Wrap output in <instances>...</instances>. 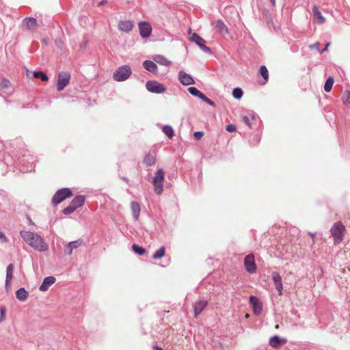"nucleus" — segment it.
Segmentation results:
<instances>
[{"mask_svg":"<svg viewBox=\"0 0 350 350\" xmlns=\"http://www.w3.org/2000/svg\"><path fill=\"white\" fill-rule=\"evenodd\" d=\"M243 122L250 129H254L256 126L260 124V120L258 116L252 112L247 115H245L242 117Z\"/></svg>","mask_w":350,"mask_h":350,"instance_id":"obj_8","label":"nucleus"},{"mask_svg":"<svg viewBox=\"0 0 350 350\" xmlns=\"http://www.w3.org/2000/svg\"><path fill=\"white\" fill-rule=\"evenodd\" d=\"M154 61L160 64V65H162V66H169L172 64V62L170 61H169L167 59H166L165 57L162 56V55H156L154 58H153Z\"/></svg>","mask_w":350,"mask_h":350,"instance_id":"obj_27","label":"nucleus"},{"mask_svg":"<svg viewBox=\"0 0 350 350\" xmlns=\"http://www.w3.org/2000/svg\"><path fill=\"white\" fill-rule=\"evenodd\" d=\"M188 91L191 95L198 98H200L202 94V93L195 87H189Z\"/></svg>","mask_w":350,"mask_h":350,"instance_id":"obj_38","label":"nucleus"},{"mask_svg":"<svg viewBox=\"0 0 350 350\" xmlns=\"http://www.w3.org/2000/svg\"><path fill=\"white\" fill-rule=\"evenodd\" d=\"M122 179L127 183H129V180L126 177H122Z\"/></svg>","mask_w":350,"mask_h":350,"instance_id":"obj_49","label":"nucleus"},{"mask_svg":"<svg viewBox=\"0 0 350 350\" xmlns=\"http://www.w3.org/2000/svg\"><path fill=\"white\" fill-rule=\"evenodd\" d=\"M133 28V23L130 20H121L118 23V29L121 31L129 32Z\"/></svg>","mask_w":350,"mask_h":350,"instance_id":"obj_18","label":"nucleus"},{"mask_svg":"<svg viewBox=\"0 0 350 350\" xmlns=\"http://www.w3.org/2000/svg\"><path fill=\"white\" fill-rule=\"evenodd\" d=\"M107 0H102L98 3V6H102L107 4Z\"/></svg>","mask_w":350,"mask_h":350,"instance_id":"obj_46","label":"nucleus"},{"mask_svg":"<svg viewBox=\"0 0 350 350\" xmlns=\"http://www.w3.org/2000/svg\"><path fill=\"white\" fill-rule=\"evenodd\" d=\"M162 131L170 138L172 139L174 135L173 128L170 125H165L162 128Z\"/></svg>","mask_w":350,"mask_h":350,"instance_id":"obj_29","label":"nucleus"},{"mask_svg":"<svg viewBox=\"0 0 350 350\" xmlns=\"http://www.w3.org/2000/svg\"><path fill=\"white\" fill-rule=\"evenodd\" d=\"M200 99H202L204 102L209 105L210 106L215 107V103L212 101L210 98H207L203 93L201 95Z\"/></svg>","mask_w":350,"mask_h":350,"instance_id":"obj_41","label":"nucleus"},{"mask_svg":"<svg viewBox=\"0 0 350 350\" xmlns=\"http://www.w3.org/2000/svg\"><path fill=\"white\" fill-rule=\"evenodd\" d=\"M156 163L155 155L152 153H148L144 159V163L147 166H152Z\"/></svg>","mask_w":350,"mask_h":350,"instance_id":"obj_26","label":"nucleus"},{"mask_svg":"<svg viewBox=\"0 0 350 350\" xmlns=\"http://www.w3.org/2000/svg\"><path fill=\"white\" fill-rule=\"evenodd\" d=\"M10 81L6 79L3 78L0 80V88L3 90H6L10 87Z\"/></svg>","mask_w":350,"mask_h":350,"instance_id":"obj_34","label":"nucleus"},{"mask_svg":"<svg viewBox=\"0 0 350 350\" xmlns=\"http://www.w3.org/2000/svg\"><path fill=\"white\" fill-rule=\"evenodd\" d=\"M0 239H3L5 241H7L6 237H5L3 232L0 231Z\"/></svg>","mask_w":350,"mask_h":350,"instance_id":"obj_47","label":"nucleus"},{"mask_svg":"<svg viewBox=\"0 0 350 350\" xmlns=\"http://www.w3.org/2000/svg\"><path fill=\"white\" fill-rule=\"evenodd\" d=\"M179 81L184 85H189L195 83L193 77L183 70H180L178 74Z\"/></svg>","mask_w":350,"mask_h":350,"instance_id":"obj_13","label":"nucleus"},{"mask_svg":"<svg viewBox=\"0 0 350 350\" xmlns=\"http://www.w3.org/2000/svg\"><path fill=\"white\" fill-rule=\"evenodd\" d=\"M345 94L347 95L346 98H343V102L345 104H350V92L346 91Z\"/></svg>","mask_w":350,"mask_h":350,"instance_id":"obj_44","label":"nucleus"},{"mask_svg":"<svg viewBox=\"0 0 350 350\" xmlns=\"http://www.w3.org/2000/svg\"><path fill=\"white\" fill-rule=\"evenodd\" d=\"M5 309L4 308H0V322L5 319Z\"/></svg>","mask_w":350,"mask_h":350,"instance_id":"obj_45","label":"nucleus"},{"mask_svg":"<svg viewBox=\"0 0 350 350\" xmlns=\"http://www.w3.org/2000/svg\"><path fill=\"white\" fill-rule=\"evenodd\" d=\"M203 135H204V133L202 131H196L193 133V136H194L195 139L197 140H200L203 137Z\"/></svg>","mask_w":350,"mask_h":350,"instance_id":"obj_42","label":"nucleus"},{"mask_svg":"<svg viewBox=\"0 0 350 350\" xmlns=\"http://www.w3.org/2000/svg\"><path fill=\"white\" fill-rule=\"evenodd\" d=\"M20 234L24 241L35 250L39 252L48 250V245L38 234L30 231L21 230Z\"/></svg>","mask_w":350,"mask_h":350,"instance_id":"obj_1","label":"nucleus"},{"mask_svg":"<svg viewBox=\"0 0 350 350\" xmlns=\"http://www.w3.org/2000/svg\"><path fill=\"white\" fill-rule=\"evenodd\" d=\"M226 131L228 132H234L236 131V126L232 124H230L226 126Z\"/></svg>","mask_w":350,"mask_h":350,"instance_id":"obj_43","label":"nucleus"},{"mask_svg":"<svg viewBox=\"0 0 350 350\" xmlns=\"http://www.w3.org/2000/svg\"><path fill=\"white\" fill-rule=\"evenodd\" d=\"M132 249H133V251L138 254V255H140V256H142L144 255L145 253H146V250L142 247H140L139 245H136V244H133L132 245Z\"/></svg>","mask_w":350,"mask_h":350,"instance_id":"obj_35","label":"nucleus"},{"mask_svg":"<svg viewBox=\"0 0 350 350\" xmlns=\"http://www.w3.org/2000/svg\"><path fill=\"white\" fill-rule=\"evenodd\" d=\"M153 350H163L161 347H159V346H154L153 347Z\"/></svg>","mask_w":350,"mask_h":350,"instance_id":"obj_48","label":"nucleus"},{"mask_svg":"<svg viewBox=\"0 0 350 350\" xmlns=\"http://www.w3.org/2000/svg\"><path fill=\"white\" fill-rule=\"evenodd\" d=\"M70 79V75L68 72H60L58 74L57 90L59 92L62 91L69 83Z\"/></svg>","mask_w":350,"mask_h":350,"instance_id":"obj_7","label":"nucleus"},{"mask_svg":"<svg viewBox=\"0 0 350 350\" xmlns=\"http://www.w3.org/2000/svg\"><path fill=\"white\" fill-rule=\"evenodd\" d=\"M262 15H263V17L266 20V21L267 22L268 25L271 24V23H273L272 22V19H271V14L269 12V11H267V10H264L262 12Z\"/></svg>","mask_w":350,"mask_h":350,"instance_id":"obj_40","label":"nucleus"},{"mask_svg":"<svg viewBox=\"0 0 350 350\" xmlns=\"http://www.w3.org/2000/svg\"><path fill=\"white\" fill-rule=\"evenodd\" d=\"M138 26L142 38H148L150 36L152 27L148 22L141 21L139 23Z\"/></svg>","mask_w":350,"mask_h":350,"instance_id":"obj_12","label":"nucleus"},{"mask_svg":"<svg viewBox=\"0 0 350 350\" xmlns=\"http://www.w3.org/2000/svg\"><path fill=\"white\" fill-rule=\"evenodd\" d=\"M272 280L275 285V287L280 295H282L283 290V284L282 282V278L279 273L273 271L272 273Z\"/></svg>","mask_w":350,"mask_h":350,"instance_id":"obj_15","label":"nucleus"},{"mask_svg":"<svg viewBox=\"0 0 350 350\" xmlns=\"http://www.w3.org/2000/svg\"><path fill=\"white\" fill-rule=\"evenodd\" d=\"M312 19L313 22L317 24H323L325 21L324 16L317 5L312 7Z\"/></svg>","mask_w":350,"mask_h":350,"instance_id":"obj_16","label":"nucleus"},{"mask_svg":"<svg viewBox=\"0 0 350 350\" xmlns=\"http://www.w3.org/2000/svg\"><path fill=\"white\" fill-rule=\"evenodd\" d=\"M213 25L215 26V28L217 31L221 34L227 35L229 33V30L228 27L225 25V23L220 19H218L213 23Z\"/></svg>","mask_w":350,"mask_h":350,"instance_id":"obj_19","label":"nucleus"},{"mask_svg":"<svg viewBox=\"0 0 350 350\" xmlns=\"http://www.w3.org/2000/svg\"><path fill=\"white\" fill-rule=\"evenodd\" d=\"M334 79L332 77H329L326 80L324 85V90L326 92H329L332 90L334 84Z\"/></svg>","mask_w":350,"mask_h":350,"instance_id":"obj_30","label":"nucleus"},{"mask_svg":"<svg viewBox=\"0 0 350 350\" xmlns=\"http://www.w3.org/2000/svg\"><path fill=\"white\" fill-rule=\"evenodd\" d=\"M259 72L265 80V82L263 83V84H265L266 82H267L269 79L268 70L265 66H261L260 67Z\"/></svg>","mask_w":350,"mask_h":350,"instance_id":"obj_33","label":"nucleus"},{"mask_svg":"<svg viewBox=\"0 0 350 350\" xmlns=\"http://www.w3.org/2000/svg\"><path fill=\"white\" fill-rule=\"evenodd\" d=\"M250 302L254 306V312L257 313L256 306L259 304L258 298L256 297L255 296L252 295L250 297Z\"/></svg>","mask_w":350,"mask_h":350,"instance_id":"obj_39","label":"nucleus"},{"mask_svg":"<svg viewBox=\"0 0 350 350\" xmlns=\"http://www.w3.org/2000/svg\"><path fill=\"white\" fill-rule=\"evenodd\" d=\"M56 281V279L54 276H48L46 277L42 283L39 287V290L40 291H46L49 289V288Z\"/></svg>","mask_w":350,"mask_h":350,"instance_id":"obj_21","label":"nucleus"},{"mask_svg":"<svg viewBox=\"0 0 350 350\" xmlns=\"http://www.w3.org/2000/svg\"><path fill=\"white\" fill-rule=\"evenodd\" d=\"M243 94V92L240 88H235L232 90V96L234 98L240 99Z\"/></svg>","mask_w":350,"mask_h":350,"instance_id":"obj_36","label":"nucleus"},{"mask_svg":"<svg viewBox=\"0 0 350 350\" xmlns=\"http://www.w3.org/2000/svg\"><path fill=\"white\" fill-rule=\"evenodd\" d=\"M146 88L150 92L161 94L165 91V88L161 83L155 81H148L146 83Z\"/></svg>","mask_w":350,"mask_h":350,"instance_id":"obj_10","label":"nucleus"},{"mask_svg":"<svg viewBox=\"0 0 350 350\" xmlns=\"http://www.w3.org/2000/svg\"><path fill=\"white\" fill-rule=\"evenodd\" d=\"M270 1H271V5H272L273 6H274V5H275V0H270Z\"/></svg>","mask_w":350,"mask_h":350,"instance_id":"obj_50","label":"nucleus"},{"mask_svg":"<svg viewBox=\"0 0 350 350\" xmlns=\"http://www.w3.org/2000/svg\"><path fill=\"white\" fill-rule=\"evenodd\" d=\"M14 268V265L10 263L8 265L7 269H6V278H5V288L7 291L9 290L11 281L13 278Z\"/></svg>","mask_w":350,"mask_h":350,"instance_id":"obj_20","label":"nucleus"},{"mask_svg":"<svg viewBox=\"0 0 350 350\" xmlns=\"http://www.w3.org/2000/svg\"><path fill=\"white\" fill-rule=\"evenodd\" d=\"M84 196H77L72 199L69 205L63 209L62 212L66 215H70L75 212L77 208L81 207L84 204Z\"/></svg>","mask_w":350,"mask_h":350,"instance_id":"obj_3","label":"nucleus"},{"mask_svg":"<svg viewBox=\"0 0 350 350\" xmlns=\"http://www.w3.org/2000/svg\"><path fill=\"white\" fill-rule=\"evenodd\" d=\"M164 172L162 169L158 170L153 177L152 183L154 185V191L157 195H160L163 190Z\"/></svg>","mask_w":350,"mask_h":350,"instance_id":"obj_4","label":"nucleus"},{"mask_svg":"<svg viewBox=\"0 0 350 350\" xmlns=\"http://www.w3.org/2000/svg\"><path fill=\"white\" fill-rule=\"evenodd\" d=\"M190 40L195 42L203 52L206 53H211V49L205 44L206 41L197 33H192L190 37Z\"/></svg>","mask_w":350,"mask_h":350,"instance_id":"obj_9","label":"nucleus"},{"mask_svg":"<svg viewBox=\"0 0 350 350\" xmlns=\"http://www.w3.org/2000/svg\"><path fill=\"white\" fill-rule=\"evenodd\" d=\"M72 196V192L69 188H62L57 190L52 198V204L57 205L65 199Z\"/></svg>","mask_w":350,"mask_h":350,"instance_id":"obj_6","label":"nucleus"},{"mask_svg":"<svg viewBox=\"0 0 350 350\" xmlns=\"http://www.w3.org/2000/svg\"><path fill=\"white\" fill-rule=\"evenodd\" d=\"M329 43H327V44H326L325 48H324L323 49H319V42H316V43H314V44H313L310 45V48L311 49H316V50L318 51V53H319V54H321L323 52H324V51H327V46H329Z\"/></svg>","mask_w":350,"mask_h":350,"instance_id":"obj_37","label":"nucleus"},{"mask_svg":"<svg viewBox=\"0 0 350 350\" xmlns=\"http://www.w3.org/2000/svg\"><path fill=\"white\" fill-rule=\"evenodd\" d=\"M345 227L342 222L338 221L334 224L331 228L330 232L334 238L335 245L340 243L343 239Z\"/></svg>","mask_w":350,"mask_h":350,"instance_id":"obj_2","label":"nucleus"},{"mask_svg":"<svg viewBox=\"0 0 350 350\" xmlns=\"http://www.w3.org/2000/svg\"><path fill=\"white\" fill-rule=\"evenodd\" d=\"M143 66L146 70L148 71L154 73L157 72V64L150 60H146L143 62Z\"/></svg>","mask_w":350,"mask_h":350,"instance_id":"obj_25","label":"nucleus"},{"mask_svg":"<svg viewBox=\"0 0 350 350\" xmlns=\"http://www.w3.org/2000/svg\"><path fill=\"white\" fill-rule=\"evenodd\" d=\"M23 25L29 30L35 29L37 27V20L33 17H26L23 21Z\"/></svg>","mask_w":350,"mask_h":350,"instance_id":"obj_24","label":"nucleus"},{"mask_svg":"<svg viewBox=\"0 0 350 350\" xmlns=\"http://www.w3.org/2000/svg\"><path fill=\"white\" fill-rule=\"evenodd\" d=\"M131 209L132 211L133 217L135 221H137L140 214V205L137 202L132 201L131 202Z\"/></svg>","mask_w":350,"mask_h":350,"instance_id":"obj_22","label":"nucleus"},{"mask_svg":"<svg viewBox=\"0 0 350 350\" xmlns=\"http://www.w3.org/2000/svg\"><path fill=\"white\" fill-rule=\"evenodd\" d=\"M286 342V339L282 338L280 336L275 335L269 338V345L273 348L279 347L282 344Z\"/></svg>","mask_w":350,"mask_h":350,"instance_id":"obj_23","label":"nucleus"},{"mask_svg":"<svg viewBox=\"0 0 350 350\" xmlns=\"http://www.w3.org/2000/svg\"><path fill=\"white\" fill-rule=\"evenodd\" d=\"M208 304L206 300L196 301L193 304L194 317H197L206 307Z\"/></svg>","mask_w":350,"mask_h":350,"instance_id":"obj_17","label":"nucleus"},{"mask_svg":"<svg viewBox=\"0 0 350 350\" xmlns=\"http://www.w3.org/2000/svg\"><path fill=\"white\" fill-rule=\"evenodd\" d=\"M83 243V240L82 239L69 242L64 247V252L68 255L72 254L73 250L78 248Z\"/></svg>","mask_w":350,"mask_h":350,"instance_id":"obj_14","label":"nucleus"},{"mask_svg":"<svg viewBox=\"0 0 350 350\" xmlns=\"http://www.w3.org/2000/svg\"><path fill=\"white\" fill-rule=\"evenodd\" d=\"M34 78L40 79L42 81H48L49 78L47 75L42 71H35L33 72Z\"/></svg>","mask_w":350,"mask_h":350,"instance_id":"obj_31","label":"nucleus"},{"mask_svg":"<svg viewBox=\"0 0 350 350\" xmlns=\"http://www.w3.org/2000/svg\"><path fill=\"white\" fill-rule=\"evenodd\" d=\"M165 252V248L164 246H161L158 250H157L152 255L153 259H159L164 256Z\"/></svg>","mask_w":350,"mask_h":350,"instance_id":"obj_32","label":"nucleus"},{"mask_svg":"<svg viewBox=\"0 0 350 350\" xmlns=\"http://www.w3.org/2000/svg\"><path fill=\"white\" fill-rule=\"evenodd\" d=\"M132 74L131 68L128 65L119 67L113 74V79L116 81H124Z\"/></svg>","mask_w":350,"mask_h":350,"instance_id":"obj_5","label":"nucleus"},{"mask_svg":"<svg viewBox=\"0 0 350 350\" xmlns=\"http://www.w3.org/2000/svg\"><path fill=\"white\" fill-rule=\"evenodd\" d=\"M244 265L247 272L253 273L256 271V265L254 261V255L250 254L244 259Z\"/></svg>","mask_w":350,"mask_h":350,"instance_id":"obj_11","label":"nucleus"},{"mask_svg":"<svg viewBox=\"0 0 350 350\" xmlns=\"http://www.w3.org/2000/svg\"><path fill=\"white\" fill-rule=\"evenodd\" d=\"M27 295L28 293L23 287L20 288L16 292V297L20 301H25L27 299Z\"/></svg>","mask_w":350,"mask_h":350,"instance_id":"obj_28","label":"nucleus"}]
</instances>
